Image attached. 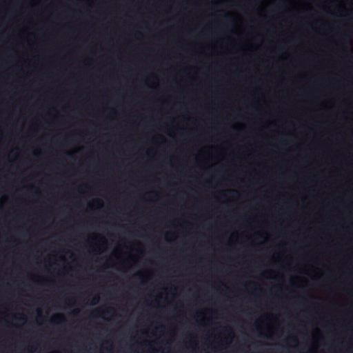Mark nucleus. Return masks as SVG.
Here are the masks:
<instances>
[{
	"mask_svg": "<svg viewBox=\"0 0 353 353\" xmlns=\"http://www.w3.org/2000/svg\"><path fill=\"white\" fill-rule=\"evenodd\" d=\"M53 319L59 320V321H63L64 320V318H63V315H61V314H56V315L54 316Z\"/></svg>",
	"mask_w": 353,
	"mask_h": 353,
	"instance_id": "nucleus-1",
	"label": "nucleus"
},
{
	"mask_svg": "<svg viewBox=\"0 0 353 353\" xmlns=\"http://www.w3.org/2000/svg\"><path fill=\"white\" fill-rule=\"evenodd\" d=\"M66 154H67L68 156H70H70H72V153H71V152H67V153H66Z\"/></svg>",
	"mask_w": 353,
	"mask_h": 353,
	"instance_id": "nucleus-5",
	"label": "nucleus"
},
{
	"mask_svg": "<svg viewBox=\"0 0 353 353\" xmlns=\"http://www.w3.org/2000/svg\"><path fill=\"white\" fill-rule=\"evenodd\" d=\"M113 311H114L113 308H108L105 312L107 314H109L110 312H113Z\"/></svg>",
	"mask_w": 353,
	"mask_h": 353,
	"instance_id": "nucleus-3",
	"label": "nucleus"
},
{
	"mask_svg": "<svg viewBox=\"0 0 353 353\" xmlns=\"http://www.w3.org/2000/svg\"><path fill=\"white\" fill-rule=\"evenodd\" d=\"M78 312H79L78 310H76V311H74V314H77V313H78Z\"/></svg>",
	"mask_w": 353,
	"mask_h": 353,
	"instance_id": "nucleus-10",
	"label": "nucleus"
},
{
	"mask_svg": "<svg viewBox=\"0 0 353 353\" xmlns=\"http://www.w3.org/2000/svg\"><path fill=\"white\" fill-rule=\"evenodd\" d=\"M136 276H141V274H140L139 273H137V274H136Z\"/></svg>",
	"mask_w": 353,
	"mask_h": 353,
	"instance_id": "nucleus-7",
	"label": "nucleus"
},
{
	"mask_svg": "<svg viewBox=\"0 0 353 353\" xmlns=\"http://www.w3.org/2000/svg\"><path fill=\"white\" fill-rule=\"evenodd\" d=\"M98 312H99V310H96V311H94V312H93L92 313V315L93 316H95L97 315V313H98Z\"/></svg>",
	"mask_w": 353,
	"mask_h": 353,
	"instance_id": "nucleus-4",
	"label": "nucleus"
},
{
	"mask_svg": "<svg viewBox=\"0 0 353 353\" xmlns=\"http://www.w3.org/2000/svg\"><path fill=\"white\" fill-rule=\"evenodd\" d=\"M292 339L294 341H296V339L294 337H292Z\"/></svg>",
	"mask_w": 353,
	"mask_h": 353,
	"instance_id": "nucleus-8",
	"label": "nucleus"
},
{
	"mask_svg": "<svg viewBox=\"0 0 353 353\" xmlns=\"http://www.w3.org/2000/svg\"><path fill=\"white\" fill-rule=\"evenodd\" d=\"M152 194L155 195V196H157V193H155V192H152Z\"/></svg>",
	"mask_w": 353,
	"mask_h": 353,
	"instance_id": "nucleus-9",
	"label": "nucleus"
},
{
	"mask_svg": "<svg viewBox=\"0 0 353 353\" xmlns=\"http://www.w3.org/2000/svg\"><path fill=\"white\" fill-rule=\"evenodd\" d=\"M99 300V296H94V297H93V299H92V305H95V304H97V303H98Z\"/></svg>",
	"mask_w": 353,
	"mask_h": 353,
	"instance_id": "nucleus-2",
	"label": "nucleus"
},
{
	"mask_svg": "<svg viewBox=\"0 0 353 353\" xmlns=\"http://www.w3.org/2000/svg\"><path fill=\"white\" fill-rule=\"evenodd\" d=\"M225 18L229 17V14H225Z\"/></svg>",
	"mask_w": 353,
	"mask_h": 353,
	"instance_id": "nucleus-6",
	"label": "nucleus"
},
{
	"mask_svg": "<svg viewBox=\"0 0 353 353\" xmlns=\"http://www.w3.org/2000/svg\"><path fill=\"white\" fill-rule=\"evenodd\" d=\"M229 191L230 192H234V190H230Z\"/></svg>",
	"mask_w": 353,
	"mask_h": 353,
	"instance_id": "nucleus-11",
	"label": "nucleus"
}]
</instances>
